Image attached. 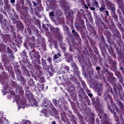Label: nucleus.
<instances>
[{
    "instance_id": "49530a36",
    "label": "nucleus",
    "mask_w": 124,
    "mask_h": 124,
    "mask_svg": "<svg viewBox=\"0 0 124 124\" xmlns=\"http://www.w3.org/2000/svg\"><path fill=\"white\" fill-rule=\"evenodd\" d=\"M43 105H44V106H45V107L47 106V105H45V104H44V103H43Z\"/></svg>"
},
{
    "instance_id": "1a4fd4ad",
    "label": "nucleus",
    "mask_w": 124,
    "mask_h": 124,
    "mask_svg": "<svg viewBox=\"0 0 124 124\" xmlns=\"http://www.w3.org/2000/svg\"><path fill=\"white\" fill-rule=\"evenodd\" d=\"M21 124H31V123L30 122V121L23 120Z\"/></svg>"
},
{
    "instance_id": "e433bc0d",
    "label": "nucleus",
    "mask_w": 124,
    "mask_h": 124,
    "mask_svg": "<svg viewBox=\"0 0 124 124\" xmlns=\"http://www.w3.org/2000/svg\"><path fill=\"white\" fill-rule=\"evenodd\" d=\"M61 49H62V50H63V51H64V50H65L66 48L64 46H62Z\"/></svg>"
},
{
    "instance_id": "cd10ccee",
    "label": "nucleus",
    "mask_w": 124,
    "mask_h": 124,
    "mask_svg": "<svg viewBox=\"0 0 124 124\" xmlns=\"http://www.w3.org/2000/svg\"><path fill=\"white\" fill-rule=\"evenodd\" d=\"M110 10L112 12H113V13H115V7H112L111 9H110Z\"/></svg>"
},
{
    "instance_id": "6ab92c4d",
    "label": "nucleus",
    "mask_w": 124,
    "mask_h": 124,
    "mask_svg": "<svg viewBox=\"0 0 124 124\" xmlns=\"http://www.w3.org/2000/svg\"><path fill=\"white\" fill-rule=\"evenodd\" d=\"M64 69L67 71V72H69L70 71L69 67L68 66H64Z\"/></svg>"
},
{
    "instance_id": "c85d7f7f",
    "label": "nucleus",
    "mask_w": 124,
    "mask_h": 124,
    "mask_svg": "<svg viewBox=\"0 0 124 124\" xmlns=\"http://www.w3.org/2000/svg\"><path fill=\"white\" fill-rule=\"evenodd\" d=\"M2 19H3V16L1 15H0V23H1V22H2Z\"/></svg>"
},
{
    "instance_id": "6e6552de",
    "label": "nucleus",
    "mask_w": 124,
    "mask_h": 124,
    "mask_svg": "<svg viewBox=\"0 0 124 124\" xmlns=\"http://www.w3.org/2000/svg\"><path fill=\"white\" fill-rule=\"evenodd\" d=\"M113 112L112 114H113V116L114 117V120L116 122H119V118H118V116L116 114V112L113 111Z\"/></svg>"
},
{
    "instance_id": "7ed1b4c3",
    "label": "nucleus",
    "mask_w": 124,
    "mask_h": 124,
    "mask_svg": "<svg viewBox=\"0 0 124 124\" xmlns=\"http://www.w3.org/2000/svg\"><path fill=\"white\" fill-rule=\"evenodd\" d=\"M16 98H17L18 99H16L15 100V101L16 102V104H18V107H20V108H22V106H25V105H26V103L24 102H20V105L19 104V96H16Z\"/></svg>"
},
{
    "instance_id": "9b49d317",
    "label": "nucleus",
    "mask_w": 124,
    "mask_h": 124,
    "mask_svg": "<svg viewBox=\"0 0 124 124\" xmlns=\"http://www.w3.org/2000/svg\"><path fill=\"white\" fill-rule=\"evenodd\" d=\"M72 68L73 69H76V68H78V67H77V65L76 64V63L73 62L72 64Z\"/></svg>"
},
{
    "instance_id": "2f4dec72",
    "label": "nucleus",
    "mask_w": 124,
    "mask_h": 124,
    "mask_svg": "<svg viewBox=\"0 0 124 124\" xmlns=\"http://www.w3.org/2000/svg\"><path fill=\"white\" fill-rule=\"evenodd\" d=\"M86 2L87 3V5L90 6V0H86Z\"/></svg>"
},
{
    "instance_id": "f8f14e48",
    "label": "nucleus",
    "mask_w": 124,
    "mask_h": 124,
    "mask_svg": "<svg viewBox=\"0 0 124 124\" xmlns=\"http://www.w3.org/2000/svg\"><path fill=\"white\" fill-rule=\"evenodd\" d=\"M62 56V55H61V54L58 53L57 54H55L54 56V59H55V60L57 59H59V58H60V57H61Z\"/></svg>"
},
{
    "instance_id": "20e7f679",
    "label": "nucleus",
    "mask_w": 124,
    "mask_h": 124,
    "mask_svg": "<svg viewBox=\"0 0 124 124\" xmlns=\"http://www.w3.org/2000/svg\"><path fill=\"white\" fill-rule=\"evenodd\" d=\"M94 87L95 88L96 92L99 93L102 91V88H101V85L100 84H95Z\"/></svg>"
},
{
    "instance_id": "052dcab7",
    "label": "nucleus",
    "mask_w": 124,
    "mask_h": 124,
    "mask_svg": "<svg viewBox=\"0 0 124 124\" xmlns=\"http://www.w3.org/2000/svg\"><path fill=\"white\" fill-rule=\"evenodd\" d=\"M123 22H124L123 20Z\"/></svg>"
},
{
    "instance_id": "72a5a7b5",
    "label": "nucleus",
    "mask_w": 124,
    "mask_h": 124,
    "mask_svg": "<svg viewBox=\"0 0 124 124\" xmlns=\"http://www.w3.org/2000/svg\"><path fill=\"white\" fill-rule=\"evenodd\" d=\"M101 69V68L100 66H97L96 67V70H100Z\"/></svg>"
},
{
    "instance_id": "c756f323",
    "label": "nucleus",
    "mask_w": 124,
    "mask_h": 124,
    "mask_svg": "<svg viewBox=\"0 0 124 124\" xmlns=\"http://www.w3.org/2000/svg\"><path fill=\"white\" fill-rule=\"evenodd\" d=\"M32 2L33 4V6H35L36 7V6H37V5H38V3H36L35 2H34L33 1Z\"/></svg>"
},
{
    "instance_id": "473e14b6",
    "label": "nucleus",
    "mask_w": 124,
    "mask_h": 124,
    "mask_svg": "<svg viewBox=\"0 0 124 124\" xmlns=\"http://www.w3.org/2000/svg\"><path fill=\"white\" fill-rule=\"evenodd\" d=\"M105 12V13L106 14V16H109V11H106Z\"/></svg>"
},
{
    "instance_id": "a18cd8bd",
    "label": "nucleus",
    "mask_w": 124,
    "mask_h": 124,
    "mask_svg": "<svg viewBox=\"0 0 124 124\" xmlns=\"http://www.w3.org/2000/svg\"><path fill=\"white\" fill-rule=\"evenodd\" d=\"M36 1H37V2H40V0H36Z\"/></svg>"
},
{
    "instance_id": "ddd939ff",
    "label": "nucleus",
    "mask_w": 124,
    "mask_h": 124,
    "mask_svg": "<svg viewBox=\"0 0 124 124\" xmlns=\"http://www.w3.org/2000/svg\"><path fill=\"white\" fill-rule=\"evenodd\" d=\"M94 6H95V7H96V8H99V6L98 5V2H97V1L94 0Z\"/></svg>"
},
{
    "instance_id": "423d86ee",
    "label": "nucleus",
    "mask_w": 124,
    "mask_h": 124,
    "mask_svg": "<svg viewBox=\"0 0 124 124\" xmlns=\"http://www.w3.org/2000/svg\"><path fill=\"white\" fill-rule=\"evenodd\" d=\"M74 73L77 75V76H78L80 75V72L79 71V69L77 68L76 69H74Z\"/></svg>"
},
{
    "instance_id": "9d476101",
    "label": "nucleus",
    "mask_w": 124,
    "mask_h": 124,
    "mask_svg": "<svg viewBox=\"0 0 124 124\" xmlns=\"http://www.w3.org/2000/svg\"><path fill=\"white\" fill-rule=\"evenodd\" d=\"M105 10H106V9H105V6H102L99 8V11H101V12H104Z\"/></svg>"
},
{
    "instance_id": "bf43d9fd",
    "label": "nucleus",
    "mask_w": 124,
    "mask_h": 124,
    "mask_svg": "<svg viewBox=\"0 0 124 124\" xmlns=\"http://www.w3.org/2000/svg\"><path fill=\"white\" fill-rule=\"evenodd\" d=\"M100 119H101V117H100Z\"/></svg>"
},
{
    "instance_id": "79ce46f5",
    "label": "nucleus",
    "mask_w": 124,
    "mask_h": 124,
    "mask_svg": "<svg viewBox=\"0 0 124 124\" xmlns=\"http://www.w3.org/2000/svg\"><path fill=\"white\" fill-rule=\"evenodd\" d=\"M45 29L46 31H48V30H49V29H48V28H47V27H45Z\"/></svg>"
},
{
    "instance_id": "3c124183",
    "label": "nucleus",
    "mask_w": 124,
    "mask_h": 124,
    "mask_svg": "<svg viewBox=\"0 0 124 124\" xmlns=\"http://www.w3.org/2000/svg\"><path fill=\"white\" fill-rule=\"evenodd\" d=\"M45 116H46V115H47V113H45Z\"/></svg>"
},
{
    "instance_id": "a19ab883",
    "label": "nucleus",
    "mask_w": 124,
    "mask_h": 124,
    "mask_svg": "<svg viewBox=\"0 0 124 124\" xmlns=\"http://www.w3.org/2000/svg\"><path fill=\"white\" fill-rule=\"evenodd\" d=\"M64 29H65L66 30H67L68 29V27H67V26H64Z\"/></svg>"
},
{
    "instance_id": "09e8293b",
    "label": "nucleus",
    "mask_w": 124,
    "mask_h": 124,
    "mask_svg": "<svg viewBox=\"0 0 124 124\" xmlns=\"http://www.w3.org/2000/svg\"><path fill=\"white\" fill-rule=\"evenodd\" d=\"M25 53V50H23V52H22V54Z\"/></svg>"
},
{
    "instance_id": "f03ea898",
    "label": "nucleus",
    "mask_w": 124,
    "mask_h": 124,
    "mask_svg": "<svg viewBox=\"0 0 124 124\" xmlns=\"http://www.w3.org/2000/svg\"><path fill=\"white\" fill-rule=\"evenodd\" d=\"M50 31L52 32H54L55 33H60V29L59 28H55L54 27L50 26Z\"/></svg>"
},
{
    "instance_id": "4be33fe9",
    "label": "nucleus",
    "mask_w": 124,
    "mask_h": 124,
    "mask_svg": "<svg viewBox=\"0 0 124 124\" xmlns=\"http://www.w3.org/2000/svg\"><path fill=\"white\" fill-rule=\"evenodd\" d=\"M84 89L85 90L86 93H87L88 94L91 93V91L90 90H89V88H88V87H85Z\"/></svg>"
},
{
    "instance_id": "8fccbe9b",
    "label": "nucleus",
    "mask_w": 124,
    "mask_h": 124,
    "mask_svg": "<svg viewBox=\"0 0 124 124\" xmlns=\"http://www.w3.org/2000/svg\"><path fill=\"white\" fill-rule=\"evenodd\" d=\"M120 20H123V17H121Z\"/></svg>"
},
{
    "instance_id": "412c9836",
    "label": "nucleus",
    "mask_w": 124,
    "mask_h": 124,
    "mask_svg": "<svg viewBox=\"0 0 124 124\" xmlns=\"http://www.w3.org/2000/svg\"><path fill=\"white\" fill-rule=\"evenodd\" d=\"M105 99L106 100V101L109 102V101H111V97L108 96L107 98H105Z\"/></svg>"
},
{
    "instance_id": "b1692460",
    "label": "nucleus",
    "mask_w": 124,
    "mask_h": 124,
    "mask_svg": "<svg viewBox=\"0 0 124 124\" xmlns=\"http://www.w3.org/2000/svg\"><path fill=\"white\" fill-rule=\"evenodd\" d=\"M47 62H49V63H51V62H52V58H51V57H48V58H47Z\"/></svg>"
},
{
    "instance_id": "f3484780",
    "label": "nucleus",
    "mask_w": 124,
    "mask_h": 124,
    "mask_svg": "<svg viewBox=\"0 0 124 124\" xmlns=\"http://www.w3.org/2000/svg\"><path fill=\"white\" fill-rule=\"evenodd\" d=\"M72 31L73 33H74V35H75V36L78 37V33H77L76 31H75V30H73Z\"/></svg>"
},
{
    "instance_id": "37998d69",
    "label": "nucleus",
    "mask_w": 124,
    "mask_h": 124,
    "mask_svg": "<svg viewBox=\"0 0 124 124\" xmlns=\"http://www.w3.org/2000/svg\"><path fill=\"white\" fill-rule=\"evenodd\" d=\"M88 105H90V104H91V103L90 102H91V101H90V100H88Z\"/></svg>"
},
{
    "instance_id": "864d4df0",
    "label": "nucleus",
    "mask_w": 124,
    "mask_h": 124,
    "mask_svg": "<svg viewBox=\"0 0 124 124\" xmlns=\"http://www.w3.org/2000/svg\"><path fill=\"white\" fill-rule=\"evenodd\" d=\"M44 111H45V110H43L42 112H44Z\"/></svg>"
},
{
    "instance_id": "a878e982",
    "label": "nucleus",
    "mask_w": 124,
    "mask_h": 124,
    "mask_svg": "<svg viewBox=\"0 0 124 124\" xmlns=\"http://www.w3.org/2000/svg\"><path fill=\"white\" fill-rule=\"evenodd\" d=\"M40 80L42 83H44V82H45V79L44 78V77L41 78Z\"/></svg>"
},
{
    "instance_id": "58836bf2",
    "label": "nucleus",
    "mask_w": 124,
    "mask_h": 124,
    "mask_svg": "<svg viewBox=\"0 0 124 124\" xmlns=\"http://www.w3.org/2000/svg\"><path fill=\"white\" fill-rule=\"evenodd\" d=\"M54 47L56 48V49H58V45H55Z\"/></svg>"
},
{
    "instance_id": "393cba45",
    "label": "nucleus",
    "mask_w": 124,
    "mask_h": 124,
    "mask_svg": "<svg viewBox=\"0 0 124 124\" xmlns=\"http://www.w3.org/2000/svg\"><path fill=\"white\" fill-rule=\"evenodd\" d=\"M53 102L55 104V106H57V105H58V102H57V100L53 99Z\"/></svg>"
},
{
    "instance_id": "6e6d98bb",
    "label": "nucleus",
    "mask_w": 124,
    "mask_h": 124,
    "mask_svg": "<svg viewBox=\"0 0 124 124\" xmlns=\"http://www.w3.org/2000/svg\"><path fill=\"white\" fill-rule=\"evenodd\" d=\"M115 17H117V16L116 15H114Z\"/></svg>"
},
{
    "instance_id": "bb28decb",
    "label": "nucleus",
    "mask_w": 124,
    "mask_h": 124,
    "mask_svg": "<svg viewBox=\"0 0 124 124\" xmlns=\"http://www.w3.org/2000/svg\"><path fill=\"white\" fill-rule=\"evenodd\" d=\"M89 8H90L91 10H92L93 11H94L95 10V7H91V6H90Z\"/></svg>"
},
{
    "instance_id": "4468645a",
    "label": "nucleus",
    "mask_w": 124,
    "mask_h": 124,
    "mask_svg": "<svg viewBox=\"0 0 124 124\" xmlns=\"http://www.w3.org/2000/svg\"><path fill=\"white\" fill-rule=\"evenodd\" d=\"M118 106L119 107H120V108H122V109L124 108V105H123V103H122V102L121 101H118Z\"/></svg>"
},
{
    "instance_id": "f257e3e1",
    "label": "nucleus",
    "mask_w": 124,
    "mask_h": 124,
    "mask_svg": "<svg viewBox=\"0 0 124 124\" xmlns=\"http://www.w3.org/2000/svg\"><path fill=\"white\" fill-rule=\"evenodd\" d=\"M78 29H82L83 27H85V22L84 20H80L78 25H76Z\"/></svg>"
},
{
    "instance_id": "4d7b16f0",
    "label": "nucleus",
    "mask_w": 124,
    "mask_h": 124,
    "mask_svg": "<svg viewBox=\"0 0 124 124\" xmlns=\"http://www.w3.org/2000/svg\"><path fill=\"white\" fill-rule=\"evenodd\" d=\"M116 108H117V110H119V109L118 108V107H116Z\"/></svg>"
},
{
    "instance_id": "ea45409f",
    "label": "nucleus",
    "mask_w": 124,
    "mask_h": 124,
    "mask_svg": "<svg viewBox=\"0 0 124 124\" xmlns=\"http://www.w3.org/2000/svg\"><path fill=\"white\" fill-rule=\"evenodd\" d=\"M51 124H56V121H53V122L51 123Z\"/></svg>"
},
{
    "instance_id": "aec40b11",
    "label": "nucleus",
    "mask_w": 124,
    "mask_h": 124,
    "mask_svg": "<svg viewBox=\"0 0 124 124\" xmlns=\"http://www.w3.org/2000/svg\"><path fill=\"white\" fill-rule=\"evenodd\" d=\"M108 104H109L108 103V104H107L108 110H109V111H111V113H114V112H113L114 110H112V108H111V107H110L109 106H108Z\"/></svg>"
},
{
    "instance_id": "de8ad7c7",
    "label": "nucleus",
    "mask_w": 124,
    "mask_h": 124,
    "mask_svg": "<svg viewBox=\"0 0 124 124\" xmlns=\"http://www.w3.org/2000/svg\"><path fill=\"white\" fill-rule=\"evenodd\" d=\"M2 2V0H0V3H1Z\"/></svg>"
},
{
    "instance_id": "a211bd4d",
    "label": "nucleus",
    "mask_w": 124,
    "mask_h": 124,
    "mask_svg": "<svg viewBox=\"0 0 124 124\" xmlns=\"http://www.w3.org/2000/svg\"><path fill=\"white\" fill-rule=\"evenodd\" d=\"M42 64L43 65H45L46 64V60L42 58Z\"/></svg>"
},
{
    "instance_id": "c9c22d12",
    "label": "nucleus",
    "mask_w": 124,
    "mask_h": 124,
    "mask_svg": "<svg viewBox=\"0 0 124 124\" xmlns=\"http://www.w3.org/2000/svg\"><path fill=\"white\" fill-rule=\"evenodd\" d=\"M84 7H85V9H89V7H88V6H87V5H85Z\"/></svg>"
},
{
    "instance_id": "2eb2a0df",
    "label": "nucleus",
    "mask_w": 124,
    "mask_h": 124,
    "mask_svg": "<svg viewBox=\"0 0 124 124\" xmlns=\"http://www.w3.org/2000/svg\"><path fill=\"white\" fill-rule=\"evenodd\" d=\"M38 88L41 91H43V90L44 89V85H39Z\"/></svg>"
},
{
    "instance_id": "4c0bfd02",
    "label": "nucleus",
    "mask_w": 124,
    "mask_h": 124,
    "mask_svg": "<svg viewBox=\"0 0 124 124\" xmlns=\"http://www.w3.org/2000/svg\"><path fill=\"white\" fill-rule=\"evenodd\" d=\"M11 2L12 3H15V0H11Z\"/></svg>"
},
{
    "instance_id": "c03bdc74",
    "label": "nucleus",
    "mask_w": 124,
    "mask_h": 124,
    "mask_svg": "<svg viewBox=\"0 0 124 124\" xmlns=\"http://www.w3.org/2000/svg\"><path fill=\"white\" fill-rule=\"evenodd\" d=\"M120 69H121V70H124V67H121V68H120Z\"/></svg>"
},
{
    "instance_id": "39448f33",
    "label": "nucleus",
    "mask_w": 124,
    "mask_h": 124,
    "mask_svg": "<svg viewBox=\"0 0 124 124\" xmlns=\"http://www.w3.org/2000/svg\"><path fill=\"white\" fill-rule=\"evenodd\" d=\"M5 5L4 6V8L5 10H7V9H9L10 7V5L8 3V0H4Z\"/></svg>"
},
{
    "instance_id": "f704fd0d",
    "label": "nucleus",
    "mask_w": 124,
    "mask_h": 124,
    "mask_svg": "<svg viewBox=\"0 0 124 124\" xmlns=\"http://www.w3.org/2000/svg\"><path fill=\"white\" fill-rule=\"evenodd\" d=\"M88 95L90 97H93V94L89 93H88Z\"/></svg>"
},
{
    "instance_id": "5fc2aeb1",
    "label": "nucleus",
    "mask_w": 124,
    "mask_h": 124,
    "mask_svg": "<svg viewBox=\"0 0 124 124\" xmlns=\"http://www.w3.org/2000/svg\"><path fill=\"white\" fill-rule=\"evenodd\" d=\"M59 78H60V79H61V78H62L61 77H59Z\"/></svg>"
},
{
    "instance_id": "dca6fc26",
    "label": "nucleus",
    "mask_w": 124,
    "mask_h": 124,
    "mask_svg": "<svg viewBox=\"0 0 124 124\" xmlns=\"http://www.w3.org/2000/svg\"><path fill=\"white\" fill-rule=\"evenodd\" d=\"M81 83L84 89L87 88V85H86V83H85V81H84L83 80H81Z\"/></svg>"
},
{
    "instance_id": "0eeeda50",
    "label": "nucleus",
    "mask_w": 124,
    "mask_h": 124,
    "mask_svg": "<svg viewBox=\"0 0 124 124\" xmlns=\"http://www.w3.org/2000/svg\"><path fill=\"white\" fill-rule=\"evenodd\" d=\"M31 106H36L37 105V102L35 100H32L31 102Z\"/></svg>"
},
{
    "instance_id": "13d9d810",
    "label": "nucleus",
    "mask_w": 124,
    "mask_h": 124,
    "mask_svg": "<svg viewBox=\"0 0 124 124\" xmlns=\"http://www.w3.org/2000/svg\"><path fill=\"white\" fill-rule=\"evenodd\" d=\"M10 98H11V96H10Z\"/></svg>"
},
{
    "instance_id": "603ef678",
    "label": "nucleus",
    "mask_w": 124,
    "mask_h": 124,
    "mask_svg": "<svg viewBox=\"0 0 124 124\" xmlns=\"http://www.w3.org/2000/svg\"><path fill=\"white\" fill-rule=\"evenodd\" d=\"M38 68H40V67L39 66H38Z\"/></svg>"
},
{
    "instance_id": "7c9ffc66",
    "label": "nucleus",
    "mask_w": 124,
    "mask_h": 124,
    "mask_svg": "<svg viewBox=\"0 0 124 124\" xmlns=\"http://www.w3.org/2000/svg\"><path fill=\"white\" fill-rule=\"evenodd\" d=\"M49 15L53 17L54 16L55 14H54V12H51L50 13Z\"/></svg>"
},
{
    "instance_id": "5701e85b",
    "label": "nucleus",
    "mask_w": 124,
    "mask_h": 124,
    "mask_svg": "<svg viewBox=\"0 0 124 124\" xmlns=\"http://www.w3.org/2000/svg\"><path fill=\"white\" fill-rule=\"evenodd\" d=\"M7 51L9 54H12V50L9 47H7Z\"/></svg>"
}]
</instances>
